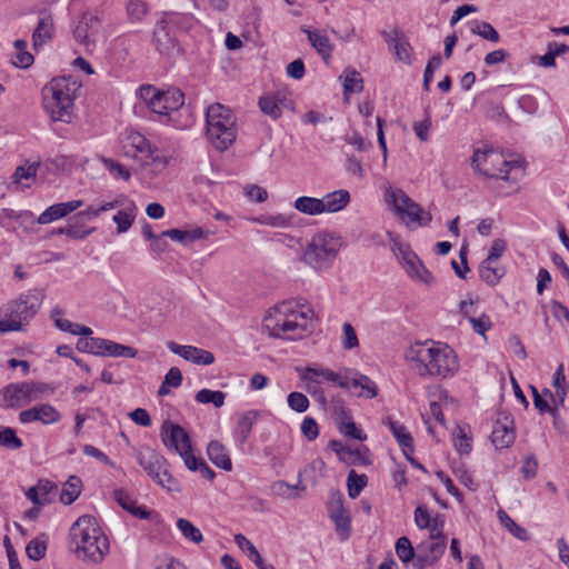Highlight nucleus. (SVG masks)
Instances as JSON below:
<instances>
[{
    "instance_id": "obj_57",
    "label": "nucleus",
    "mask_w": 569,
    "mask_h": 569,
    "mask_svg": "<svg viewBox=\"0 0 569 569\" xmlns=\"http://www.w3.org/2000/svg\"><path fill=\"white\" fill-rule=\"evenodd\" d=\"M22 445L21 439L12 428L6 427L0 431V446L16 450L20 449Z\"/></svg>"
},
{
    "instance_id": "obj_44",
    "label": "nucleus",
    "mask_w": 569,
    "mask_h": 569,
    "mask_svg": "<svg viewBox=\"0 0 569 569\" xmlns=\"http://www.w3.org/2000/svg\"><path fill=\"white\" fill-rule=\"evenodd\" d=\"M292 316H297L299 325H303L306 332L312 328L315 312L310 307L293 301Z\"/></svg>"
},
{
    "instance_id": "obj_6",
    "label": "nucleus",
    "mask_w": 569,
    "mask_h": 569,
    "mask_svg": "<svg viewBox=\"0 0 569 569\" xmlns=\"http://www.w3.org/2000/svg\"><path fill=\"white\" fill-rule=\"evenodd\" d=\"M293 301H283L273 307L264 317L262 327L269 336L283 339L301 338L306 331L292 316Z\"/></svg>"
},
{
    "instance_id": "obj_47",
    "label": "nucleus",
    "mask_w": 569,
    "mask_h": 569,
    "mask_svg": "<svg viewBox=\"0 0 569 569\" xmlns=\"http://www.w3.org/2000/svg\"><path fill=\"white\" fill-rule=\"evenodd\" d=\"M234 542L237 546L244 552L248 553V557L250 560L254 562V565L258 567L259 565H262V558L258 551V549L253 546V543L248 540L242 533H238L234 536Z\"/></svg>"
},
{
    "instance_id": "obj_18",
    "label": "nucleus",
    "mask_w": 569,
    "mask_h": 569,
    "mask_svg": "<svg viewBox=\"0 0 569 569\" xmlns=\"http://www.w3.org/2000/svg\"><path fill=\"white\" fill-rule=\"evenodd\" d=\"M167 348L174 355L196 365L209 366L214 362V356L210 351L193 346H181L173 341L167 342Z\"/></svg>"
},
{
    "instance_id": "obj_33",
    "label": "nucleus",
    "mask_w": 569,
    "mask_h": 569,
    "mask_svg": "<svg viewBox=\"0 0 569 569\" xmlns=\"http://www.w3.org/2000/svg\"><path fill=\"white\" fill-rule=\"evenodd\" d=\"M479 273L481 279L489 286H496L499 283L501 278L506 273V269L502 266H496V262H489L483 260L479 267Z\"/></svg>"
},
{
    "instance_id": "obj_55",
    "label": "nucleus",
    "mask_w": 569,
    "mask_h": 569,
    "mask_svg": "<svg viewBox=\"0 0 569 569\" xmlns=\"http://www.w3.org/2000/svg\"><path fill=\"white\" fill-rule=\"evenodd\" d=\"M46 551H47V541L41 538L32 539L26 548V552H27L28 557L34 561L42 559L46 556Z\"/></svg>"
},
{
    "instance_id": "obj_29",
    "label": "nucleus",
    "mask_w": 569,
    "mask_h": 569,
    "mask_svg": "<svg viewBox=\"0 0 569 569\" xmlns=\"http://www.w3.org/2000/svg\"><path fill=\"white\" fill-rule=\"evenodd\" d=\"M360 389L356 395L367 399H372L378 395V387L376 382L368 376L358 371H352V377L349 378V388Z\"/></svg>"
},
{
    "instance_id": "obj_16",
    "label": "nucleus",
    "mask_w": 569,
    "mask_h": 569,
    "mask_svg": "<svg viewBox=\"0 0 569 569\" xmlns=\"http://www.w3.org/2000/svg\"><path fill=\"white\" fill-rule=\"evenodd\" d=\"M447 548L445 540H428L417 546V557L413 569H425L435 565Z\"/></svg>"
},
{
    "instance_id": "obj_41",
    "label": "nucleus",
    "mask_w": 569,
    "mask_h": 569,
    "mask_svg": "<svg viewBox=\"0 0 569 569\" xmlns=\"http://www.w3.org/2000/svg\"><path fill=\"white\" fill-rule=\"evenodd\" d=\"M226 393L220 390L201 389L196 395L199 403H212L216 408L224 405Z\"/></svg>"
},
{
    "instance_id": "obj_61",
    "label": "nucleus",
    "mask_w": 569,
    "mask_h": 569,
    "mask_svg": "<svg viewBox=\"0 0 569 569\" xmlns=\"http://www.w3.org/2000/svg\"><path fill=\"white\" fill-rule=\"evenodd\" d=\"M295 489H305L303 486H300V482L298 485H295V486H290L289 483H287L286 481L283 480H278V481H274L272 485H271V491L277 495V496H281V497H284V498H288V499H291V498H295L296 496L291 492L292 490Z\"/></svg>"
},
{
    "instance_id": "obj_25",
    "label": "nucleus",
    "mask_w": 569,
    "mask_h": 569,
    "mask_svg": "<svg viewBox=\"0 0 569 569\" xmlns=\"http://www.w3.org/2000/svg\"><path fill=\"white\" fill-rule=\"evenodd\" d=\"M301 31L307 34L311 47L317 51L321 58L328 62L333 51V44L323 31L318 29H309L302 26Z\"/></svg>"
},
{
    "instance_id": "obj_32",
    "label": "nucleus",
    "mask_w": 569,
    "mask_h": 569,
    "mask_svg": "<svg viewBox=\"0 0 569 569\" xmlns=\"http://www.w3.org/2000/svg\"><path fill=\"white\" fill-rule=\"evenodd\" d=\"M387 425L398 441L399 446L401 447L402 452H413V438L410 432L407 431V428L398 421L392 420L391 418H388Z\"/></svg>"
},
{
    "instance_id": "obj_64",
    "label": "nucleus",
    "mask_w": 569,
    "mask_h": 569,
    "mask_svg": "<svg viewBox=\"0 0 569 569\" xmlns=\"http://www.w3.org/2000/svg\"><path fill=\"white\" fill-rule=\"evenodd\" d=\"M63 218V214L60 210L59 203L52 204L48 207L37 219L40 224H48L54 220Z\"/></svg>"
},
{
    "instance_id": "obj_20",
    "label": "nucleus",
    "mask_w": 569,
    "mask_h": 569,
    "mask_svg": "<svg viewBox=\"0 0 569 569\" xmlns=\"http://www.w3.org/2000/svg\"><path fill=\"white\" fill-rule=\"evenodd\" d=\"M398 261L410 278L420 280L425 283H431L433 281L431 272L423 266L419 257L411 249L405 250V252H402V257Z\"/></svg>"
},
{
    "instance_id": "obj_63",
    "label": "nucleus",
    "mask_w": 569,
    "mask_h": 569,
    "mask_svg": "<svg viewBox=\"0 0 569 569\" xmlns=\"http://www.w3.org/2000/svg\"><path fill=\"white\" fill-rule=\"evenodd\" d=\"M343 337L342 346L345 349L350 350L358 347L359 341L353 327L349 322H345L342 326Z\"/></svg>"
},
{
    "instance_id": "obj_4",
    "label": "nucleus",
    "mask_w": 569,
    "mask_h": 569,
    "mask_svg": "<svg viewBox=\"0 0 569 569\" xmlns=\"http://www.w3.org/2000/svg\"><path fill=\"white\" fill-rule=\"evenodd\" d=\"M122 149L126 157L140 161L146 176L150 179L158 177L168 166L167 158L160 156L158 148L140 132H126Z\"/></svg>"
},
{
    "instance_id": "obj_26",
    "label": "nucleus",
    "mask_w": 569,
    "mask_h": 569,
    "mask_svg": "<svg viewBox=\"0 0 569 569\" xmlns=\"http://www.w3.org/2000/svg\"><path fill=\"white\" fill-rule=\"evenodd\" d=\"M116 501L129 513L139 519H153L159 516L148 510L144 506H137L136 500L124 490L116 489L113 491Z\"/></svg>"
},
{
    "instance_id": "obj_23",
    "label": "nucleus",
    "mask_w": 569,
    "mask_h": 569,
    "mask_svg": "<svg viewBox=\"0 0 569 569\" xmlns=\"http://www.w3.org/2000/svg\"><path fill=\"white\" fill-rule=\"evenodd\" d=\"M184 103V96L179 89H170L161 91L158 101L153 102L152 111L164 116L169 112L178 110Z\"/></svg>"
},
{
    "instance_id": "obj_31",
    "label": "nucleus",
    "mask_w": 569,
    "mask_h": 569,
    "mask_svg": "<svg viewBox=\"0 0 569 569\" xmlns=\"http://www.w3.org/2000/svg\"><path fill=\"white\" fill-rule=\"evenodd\" d=\"M323 202V212H338L347 207L350 201V194L345 189H339L333 192L327 193L321 198Z\"/></svg>"
},
{
    "instance_id": "obj_40",
    "label": "nucleus",
    "mask_w": 569,
    "mask_h": 569,
    "mask_svg": "<svg viewBox=\"0 0 569 569\" xmlns=\"http://www.w3.org/2000/svg\"><path fill=\"white\" fill-rule=\"evenodd\" d=\"M367 476L358 475L355 470H350L347 478L348 495L351 499H356L363 488L367 486Z\"/></svg>"
},
{
    "instance_id": "obj_42",
    "label": "nucleus",
    "mask_w": 569,
    "mask_h": 569,
    "mask_svg": "<svg viewBox=\"0 0 569 569\" xmlns=\"http://www.w3.org/2000/svg\"><path fill=\"white\" fill-rule=\"evenodd\" d=\"M130 204H131V209L120 210L112 218V220L117 223L118 233H123V232L128 231L134 221L136 206L133 202H131Z\"/></svg>"
},
{
    "instance_id": "obj_43",
    "label": "nucleus",
    "mask_w": 569,
    "mask_h": 569,
    "mask_svg": "<svg viewBox=\"0 0 569 569\" xmlns=\"http://www.w3.org/2000/svg\"><path fill=\"white\" fill-rule=\"evenodd\" d=\"M177 527L187 540H190L193 543L202 542L203 536L201 531L191 521L184 518H179L177 520Z\"/></svg>"
},
{
    "instance_id": "obj_22",
    "label": "nucleus",
    "mask_w": 569,
    "mask_h": 569,
    "mask_svg": "<svg viewBox=\"0 0 569 569\" xmlns=\"http://www.w3.org/2000/svg\"><path fill=\"white\" fill-rule=\"evenodd\" d=\"M300 378L305 381L315 383H320L321 380H319V378H321L323 380L335 382L340 388H349V377L342 376L327 368L306 367L303 370H301Z\"/></svg>"
},
{
    "instance_id": "obj_5",
    "label": "nucleus",
    "mask_w": 569,
    "mask_h": 569,
    "mask_svg": "<svg viewBox=\"0 0 569 569\" xmlns=\"http://www.w3.org/2000/svg\"><path fill=\"white\" fill-rule=\"evenodd\" d=\"M207 138L219 151L227 150L237 138L236 118L221 103H212L206 111Z\"/></svg>"
},
{
    "instance_id": "obj_60",
    "label": "nucleus",
    "mask_w": 569,
    "mask_h": 569,
    "mask_svg": "<svg viewBox=\"0 0 569 569\" xmlns=\"http://www.w3.org/2000/svg\"><path fill=\"white\" fill-rule=\"evenodd\" d=\"M443 526H445L443 516L442 515L435 516L430 522V526L426 528V529H429V531H430L429 539L430 540H439V541L445 540L447 542V537L443 533Z\"/></svg>"
},
{
    "instance_id": "obj_21",
    "label": "nucleus",
    "mask_w": 569,
    "mask_h": 569,
    "mask_svg": "<svg viewBox=\"0 0 569 569\" xmlns=\"http://www.w3.org/2000/svg\"><path fill=\"white\" fill-rule=\"evenodd\" d=\"M512 425L513 421L509 415H503L495 423L490 438L497 449L508 448L513 443L516 435Z\"/></svg>"
},
{
    "instance_id": "obj_14",
    "label": "nucleus",
    "mask_w": 569,
    "mask_h": 569,
    "mask_svg": "<svg viewBox=\"0 0 569 569\" xmlns=\"http://www.w3.org/2000/svg\"><path fill=\"white\" fill-rule=\"evenodd\" d=\"M343 495L339 490L330 492L327 509L329 517L336 525L337 533L342 540L348 539L351 519L343 506Z\"/></svg>"
},
{
    "instance_id": "obj_34",
    "label": "nucleus",
    "mask_w": 569,
    "mask_h": 569,
    "mask_svg": "<svg viewBox=\"0 0 569 569\" xmlns=\"http://www.w3.org/2000/svg\"><path fill=\"white\" fill-rule=\"evenodd\" d=\"M293 208L308 216L323 213V202L319 198L302 196L295 200Z\"/></svg>"
},
{
    "instance_id": "obj_56",
    "label": "nucleus",
    "mask_w": 569,
    "mask_h": 569,
    "mask_svg": "<svg viewBox=\"0 0 569 569\" xmlns=\"http://www.w3.org/2000/svg\"><path fill=\"white\" fill-rule=\"evenodd\" d=\"M102 163L113 178L122 179L124 181L130 179V171L113 159L102 158Z\"/></svg>"
},
{
    "instance_id": "obj_54",
    "label": "nucleus",
    "mask_w": 569,
    "mask_h": 569,
    "mask_svg": "<svg viewBox=\"0 0 569 569\" xmlns=\"http://www.w3.org/2000/svg\"><path fill=\"white\" fill-rule=\"evenodd\" d=\"M104 343L102 338L86 337V339H79L77 342V349L81 352L93 353L100 356L101 345Z\"/></svg>"
},
{
    "instance_id": "obj_62",
    "label": "nucleus",
    "mask_w": 569,
    "mask_h": 569,
    "mask_svg": "<svg viewBox=\"0 0 569 569\" xmlns=\"http://www.w3.org/2000/svg\"><path fill=\"white\" fill-rule=\"evenodd\" d=\"M339 430L341 433H343L346 437H350L360 441H363L367 439L366 433L361 429H359L356 423L352 420H349L347 422H341L339 426Z\"/></svg>"
},
{
    "instance_id": "obj_46",
    "label": "nucleus",
    "mask_w": 569,
    "mask_h": 569,
    "mask_svg": "<svg viewBox=\"0 0 569 569\" xmlns=\"http://www.w3.org/2000/svg\"><path fill=\"white\" fill-rule=\"evenodd\" d=\"M471 32L493 43H497L500 40L498 31L491 23L486 21H476L475 26L471 28Z\"/></svg>"
},
{
    "instance_id": "obj_39",
    "label": "nucleus",
    "mask_w": 569,
    "mask_h": 569,
    "mask_svg": "<svg viewBox=\"0 0 569 569\" xmlns=\"http://www.w3.org/2000/svg\"><path fill=\"white\" fill-rule=\"evenodd\" d=\"M54 325L61 331L69 332L76 336L89 337L92 333V330L89 327L71 322L68 319L56 318Z\"/></svg>"
},
{
    "instance_id": "obj_2",
    "label": "nucleus",
    "mask_w": 569,
    "mask_h": 569,
    "mask_svg": "<svg viewBox=\"0 0 569 569\" xmlns=\"http://www.w3.org/2000/svg\"><path fill=\"white\" fill-rule=\"evenodd\" d=\"M70 549L78 559L100 563L109 553V540L92 516L80 517L70 528Z\"/></svg>"
},
{
    "instance_id": "obj_9",
    "label": "nucleus",
    "mask_w": 569,
    "mask_h": 569,
    "mask_svg": "<svg viewBox=\"0 0 569 569\" xmlns=\"http://www.w3.org/2000/svg\"><path fill=\"white\" fill-rule=\"evenodd\" d=\"M136 458L148 476L159 486L168 491H181L179 481L172 477L169 462L162 455L146 447L138 451Z\"/></svg>"
},
{
    "instance_id": "obj_11",
    "label": "nucleus",
    "mask_w": 569,
    "mask_h": 569,
    "mask_svg": "<svg viewBox=\"0 0 569 569\" xmlns=\"http://www.w3.org/2000/svg\"><path fill=\"white\" fill-rule=\"evenodd\" d=\"M387 200L392 207L395 213L403 220L407 219L408 222H413L418 226L425 227L428 226L432 220L431 213L425 211L401 189H393L388 191Z\"/></svg>"
},
{
    "instance_id": "obj_50",
    "label": "nucleus",
    "mask_w": 569,
    "mask_h": 569,
    "mask_svg": "<svg viewBox=\"0 0 569 569\" xmlns=\"http://www.w3.org/2000/svg\"><path fill=\"white\" fill-rule=\"evenodd\" d=\"M259 107L264 114L271 117L272 119H278L282 113L278 100L273 96L261 97L259 99Z\"/></svg>"
},
{
    "instance_id": "obj_10",
    "label": "nucleus",
    "mask_w": 569,
    "mask_h": 569,
    "mask_svg": "<svg viewBox=\"0 0 569 569\" xmlns=\"http://www.w3.org/2000/svg\"><path fill=\"white\" fill-rule=\"evenodd\" d=\"M341 247L340 238L328 232L315 234L303 254L305 261L315 269L328 268Z\"/></svg>"
},
{
    "instance_id": "obj_12",
    "label": "nucleus",
    "mask_w": 569,
    "mask_h": 569,
    "mask_svg": "<svg viewBox=\"0 0 569 569\" xmlns=\"http://www.w3.org/2000/svg\"><path fill=\"white\" fill-rule=\"evenodd\" d=\"M101 22L100 17L90 11L83 12L76 21L73 38L87 51H91L100 42H106V37L100 32Z\"/></svg>"
},
{
    "instance_id": "obj_35",
    "label": "nucleus",
    "mask_w": 569,
    "mask_h": 569,
    "mask_svg": "<svg viewBox=\"0 0 569 569\" xmlns=\"http://www.w3.org/2000/svg\"><path fill=\"white\" fill-rule=\"evenodd\" d=\"M103 342L104 343L101 345L100 356L134 358L138 353L137 349L129 346L107 339H103Z\"/></svg>"
},
{
    "instance_id": "obj_52",
    "label": "nucleus",
    "mask_w": 569,
    "mask_h": 569,
    "mask_svg": "<svg viewBox=\"0 0 569 569\" xmlns=\"http://www.w3.org/2000/svg\"><path fill=\"white\" fill-rule=\"evenodd\" d=\"M256 221L276 228H288L292 224V218L283 213L261 216Z\"/></svg>"
},
{
    "instance_id": "obj_30",
    "label": "nucleus",
    "mask_w": 569,
    "mask_h": 569,
    "mask_svg": "<svg viewBox=\"0 0 569 569\" xmlns=\"http://www.w3.org/2000/svg\"><path fill=\"white\" fill-rule=\"evenodd\" d=\"M207 453L211 462L218 468H221L226 471H230L232 469V462L228 450L219 441H211L208 445Z\"/></svg>"
},
{
    "instance_id": "obj_58",
    "label": "nucleus",
    "mask_w": 569,
    "mask_h": 569,
    "mask_svg": "<svg viewBox=\"0 0 569 569\" xmlns=\"http://www.w3.org/2000/svg\"><path fill=\"white\" fill-rule=\"evenodd\" d=\"M287 400H288V406L290 407V409H292L299 413L307 411V409L309 408V405H310L307 396L301 392H298V391L289 393Z\"/></svg>"
},
{
    "instance_id": "obj_38",
    "label": "nucleus",
    "mask_w": 569,
    "mask_h": 569,
    "mask_svg": "<svg viewBox=\"0 0 569 569\" xmlns=\"http://www.w3.org/2000/svg\"><path fill=\"white\" fill-rule=\"evenodd\" d=\"M395 549H396V553H397L398 558L403 563H409L411 561L415 563L417 553H416L415 548L408 537H400L396 541Z\"/></svg>"
},
{
    "instance_id": "obj_17",
    "label": "nucleus",
    "mask_w": 569,
    "mask_h": 569,
    "mask_svg": "<svg viewBox=\"0 0 569 569\" xmlns=\"http://www.w3.org/2000/svg\"><path fill=\"white\" fill-rule=\"evenodd\" d=\"M60 419V412L49 403L34 406L19 413V420L21 423L40 421L43 425H52L58 422Z\"/></svg>"
},
{
    "instance_id": "obj_19",
    "label": "nucleus",
    "mask_w": 569,
    "mask_h": 569,
    "mask_svg": "<svg viewBox=\"0 0 569 569\" xmlns=\"http://www.w3.org/2000/svg\"><path fill=\"white\" fill-rule=\"evenodd\" d=\"M385 41L388 43L389 48L395 51V56L398 60L403 63H411V46L407 40L405 33L399 29L395 28L391 31H382L381 32Z\"/></svg>"
},
{
    "instance_id": "obj_15",
    "label": "nucleus",
    "mask_w": 569,
    "mask_h": 569,
    "mask_svg": "<svg viewBox=\"0 0 569 569\" xmlns=\"http://www.w3.org/2000/svg\"><path fill=\"white\" fill-rule=\"evenodd\" d=\"M160 437L168 449L174 450L179 455L180 452L186 453V450L191 449L189 433L180 425L173 423L170 420L163 421Z\"/></svg>"
},
{
    "instance_id": "obj_36",
    "label": "nucleus",
    "mask_w": 569,
    "mask_h": 569,
    "mask_svg": "<svg viewBox=\"0 0 569 569\" xmlns=\"http://www.w3.org/2000/svg\"><path fill=\"white\" fill-rule=\"evenodd\" d=\"M81 492V480L77 476H70L60 493V501L63 505H71Z\"/></svg>"
},
{
    "instance_id": "obj_13",
    "label": "nucleus",
    "mask_w": 569,
    "mask_h": 569,
    "mask_svg": "<svg viewBox=\"0 0 569 569\" xmlns=\"http://www.w3.org/2000/svg\"><path fill=\"white\" fill-rule=\"evenodd\" d=\"M47 385L41 382L10 383L3 389V401L8 408H19L37 399Z\"/></svg>"
},
{
    "instance_id": "obj_24",
    "label": "nucleus",
    "mask_w": 569,
    "mask_h": 569,
    "mask_svg": "<svg viewBox=\"0 0 569 569\" xmlns=\"http://www.w3.org/2000/svg\"><path fill=\"white\" fill-rule=\"evenodd\" d=\"M54 24L50 12L42 10L39 13L37 27L32 33V46L34 49L42 47L50 41L53 36Z\"/></svg>"
},
{
    "instance_id": "obj_48",
    "label": "nucleus",
    "mask_w": 569,
    "mask_h": 569,
    "mask_svg": "<svg viewBox=\"0 0 569 569\" xmlns=\"http://www.w3.org/2000/svg\"><path fill=\"white\" fill-rule=\"evenodd\" d=\"M362 77L356 70L347 69L345 71L343 92L345 94L352 92H361L363 89Z\"/></svg>"
},
{
    "instance_id": "obj_45",
    "label": "nucleus",
    "mask_w": 569,
    "mask_h": 569,
    "mask_svg": "<svg viewBox=\"0 0 569 569\" xmlns=\"http://www.w3.org/2000/svg\"><path fill=\"white\" fill-rule=\"evenodd\" d=\"M342 462H345L347 465H352V466H357V465L369 466L371 463V460L369 458L368 448L365 447L362 450L347 448L346 455L342 458Z\"/></svg>"
},
{
    "instance_id": "obj_3",
    "label": "nucleus",
    "mask_w": 569,
    "mask_h": 569,
    "mask_svg": "<svg viewBox=\"0 0 569 569\" xmlns=\"http://www.w3.org/2000/svg\"><path fill=\"white\" fill-rule=\"evenodd\" d=\"M76 81L71 78H53L43 89V107L53 121H71Z\"/></svg>"
},
{
    "instance_id": "obj_49",
    "label": "nucleus",
    "mask_w": 569,
    "mask_h": 569,
    "mask_svg": "<svg viewBox=\"0 0 569 569\" xmlns=\"http://www.w3.org/2000/svg\"><path fill=\"white\" fill-rule=\"evenodd\" d=\"M40 167V162H29L24 166L17 167L14 173L12 174V180L14 183H20L21 180L33 179L37 176L38 169Z\"/></svg>"
},
{
    "instance_id": "obj_37",
    "label": "nucleus",
    "mask_w": 569,
    "mask_h": 569,
    "mask_svg": "<svg viewBox=\"0 0 569 569\" xmlns=\"http://www.w3.org/2000/svg\"><path fill=\"white\" fill-rule=\"evenodd\" d=\"M497 515L500 523L517 539L521 541L529 539L527 530L520 527L505 510H498Z\"/></svg>"
},
{
    "instance_id": "obj_53",
    "label": "nucleus",
    "mask_w": 569,
    "mask_h": 569,
    "mask_svg": "<svg viewBox=\"0 0 569 569\" xmlns=\"http://www.w3.org/2000/svg\"><path fill=\"white\" fill-rule=\"evenodd\" d=\"M147 12L148 6L142 0H130L127 4V14L132 22L141 21Z\"/></svg>"
},
{
    "instance_id": "obj_1",
    "label": "nucleus",
    "mask_w": 569,
    "mask_h": 569,
    "mask_svg": "<svg viewBox=\"0 0 569 569\" xmlns=\"http://www.w3.org/2000/svg\"><path fill=\"white\" fill-rule=\"evenodd\" d=\"M407 361L420 377L450 378L459 370V360L449 346L416 342L405 355Z\"/></svg>"
},
{
    "instance_id": "obj_7",
    "label": "nucleus",
    "mask_w": 569,
    "mask_h": 569,
    "mask_svg": "<svg viewBox=\"0 0 569 569\" xmlns=\"http://www.w3.org/2000/svg\"><path fill=\"white\" fill-rule=\"evenodd\" d=\"M42 295L38 290L21 293L6 307L3 323L12 327L10 331H23L42 305Z\"/></svg>"
},
{
    "instance_id": "obj_27",
    "label": "nucleus",
    "mask_w": 569,
    "mask_h": 569,
    "mask_svg": "<svg viewBox=\"0 0 569 569\" xmlns=\"http://www.w3.org/2000/svg\"><path fill=\"white\" fill-rule=\"evenodd\" d=\"M153 43L156 46V49L160 53H169L171 50L176 47V41L173 36H171L169 28H168V21L166 19H161L154 28L153 31Z\"/></svg>"
},
{
    "instance_id": "obj_28",
    "label": "nucleus",
    "mask_w": 569,
    "mask_h": 569,
    "mask_svg": "<svg viewBox=\"0 0 569 569\" xmlns=\"http://www.w3.org/2000/svg\"><path fill=\"white\" fill-rule=\"evenodd\" d=\"M259 417L260 412L253 409L248 410L239 416L234 429V438L239 443L243 445L248 440L251 430L254 423L258 421Z\"/></svg>"
},
{
    "instance_id": "obj_51",
    "label": "nucleus",
    "mask_w": 569,
    "mask_h": 569,
    "mask_svg": "<svg viewBox=\"0 0 569 569\" xmlns=\"http://www.w3.org/2000/svg\"><path fill=\"white\" fill-rule=\"evenodd\" d=\"M553 387L556 388L555 396L558 403L562 406L567 395V382L562 365H560L553 373Z\"/></svg>"
},
{
    "instance_id": "obj_59",
    "label": "nucleus",
    "mask_w": 569,
    "mask_h": 569,
    "mask_svg": "<svg viewBox=\"0 0 569 569\" xmlns=\"http://www.w3.org/2000/svg\"><path fill=\"white\" fill-rule=\"evenodd\" d=\"M467 320L470 323L472 330L482 337H485L486 332L492 326L490 317L486 313H482L480 317H468Z\"/></svg>"
},
{
    "instance_id": "obj_8",
    "label": "nucleus",
    "mask_w": 569,
    "mask_h": 569,
    "mask_svg": "<svg viewBox=\"0 0 569 569\" xmlns=\"http://www.w3.org/2000/svg\"><path fill=\"white\" fill-rule=\"evenodd\" d=\"M471 167L476 174L491 179H509V172L513 168H520L518 160L509 161L503 154L493 149H476L471 157Z\"/></svg>"
}]
</instances>
